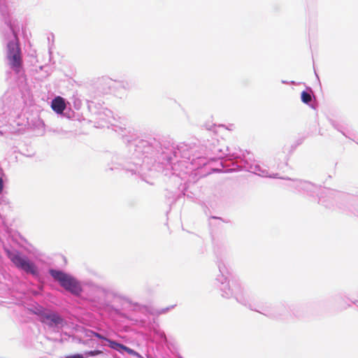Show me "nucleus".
Instances as JSON below:
<instances>
[{
	"label": "nucleus",
	"mask_w": 358,
	"mask_h": 358,
	"mask_svg": "<svg viewBox=\"0 0 358 358\" xmlns=\"http://www.w3.org/2000/svg\"><path fill=\"white\" fill-rule=\"evenodd\" d=\"M49 273L55 280L59 282L62 288L73 296H79L82 294L81 282L73 275L63 271L54 268H50Z\"/></svg>",
	"instance_id": "6e6552de"
},
{
	"label": "nucleus",
	"mask_w": 358,
	"mask_h": 358,
	"mask_svg": "<svg viewBox=\"0 0 358 358\" xmlns=\"http://www.w3.org/2000/svg\"><path fill=\"white\" fill-rule=\"evenodd\" d=\"M160 336H161L162 338H166V336H165V334H164V332H162V333L160 334Z\"/></svg>",
	"instance_id": "393cba45"
},
{
	"label": "nucleus",
	"mask_w": 358,
	"mask_h": 358,
	"mask_svg": "<svg viewBox=\"0 0 358 358\" xmlns=\"http://www.w3.org/2000/svg\"><path fill=\"white\" fill-rule=\"evenodd\" d=\"M107 342L109 343V347L113 350H115L120 352H122V348H123V344L117 343V341H112L108 338Z\"/></svg>",
	"instance_id": "dca6fc26"
},
{
	"label": "nucleus",
	"mask_w": 358,
	"mask_h": 358,
	"mask_svg": "<svg viewBox=\"0 0 358 358\" xmlns=\"http://www.w3.org/2000/svg\"><path fill=\"white\" fill-rule=\"evenodd\" d=\"M212 219H213V220H220V218H217V217H213Z\"/></svg>",
	"instance_id": "cd10ccee"
},
{
	"label": "nucleus",
	"mask_w": 358,
	"mask_h": 358,
	"mask_svg": "<svg viewBox=\"0 0 358 358\" xmlns=\"http://www.w3.org/2000/svg\"><path fill=\"white\" fill-rule=\"evenodd\" d=\"M182 194H183L184 196H185V195H186V194H185V192H182Z\"/></svg>",
	"instance_id": "7c9ffc66"
},
{
	"label": "nucleus",
	"mask_w": 358,
	"mask_h": 358,
	"mask_svg": "<svg viewBox=\"0 0 358 358\" xmlns=\"http://www.w3.org/2000/svg\"><path fill=\"white\" fill-rule=\"evenodd\" d=\"M132 155L141 152L150 154L151 168L158 162L165 166L164 175L171 171V176L184 180L186 175L194 169L206 165L210 161L227 158L228 160L241 158L240 150H234L227 146L224 140L215 138L208 140L201 145L180 143L176 148H162L161 143L155 138L141 140L129 147Z\"/></svg>",
	"instance_id": "f257e3e1"
},
{
	"label": "nucleus",
	"mask_w": 358,
	"mask_h": 358,
	"mask_svg": "<svg viewBox=\"0 0 358 358\" xmlns=\"http://www.w3.org/2000/svg\"><path fill=\"white\" fill-rule=\"evenodd\" d=\"M92 334L96 336V338H99V339H101V340H104V341H106L108 340L107 338H106L105 336H103V335L99 334V333H96V332H94V331H92Z\"/></svg>",
	"instance_id": "412c9836"
},
{
	"label": "nucleus",
	"mask_w": 358,
	"mask_h": 358,
	"mask_svg": "<svg viewBox=\"0 0 358 358\" xmlns=\"http://www.w3.org/2000/svg\"><path fill=\"white\" fill-rule=\"evenodd\" d=\"M175 306H176V305H172V306L164 308L157 309V310H155V314L157 315H160L166 314L169 310H171L173 308H174Z\"/></svg>",
	"instance_id": "f3484780"
},
{
	"label": "nucleus",
	"mask_w": 358,
	"mask_h": 358,
	"mask_svg": "<svg viewBox=\"0 0 358 358\" xmlns=\"http://www.w3.org/2000/svg\"><path fill=\"white\" fill-rule=\"evenodd\" d=\"M6 253L8 258L18 270L27 275H31L35 278L40 277L38 266L27 255L16 250H6Z\"/></svg>",
	"instance_id": "423d86ee"
},
{
	"label": "nucleus",
	"mask_w": 358,
	"mask_h": 358,
	"mask_svg": "<svg viewBox=\"0 0 358 358\" xmlns=\"http://www.w3.org/2000/svg\"><path fill=\"white\" fill-rule=\"evenodd\" d=\"M319 202L322 203H324V201H322V199L321 197H319Z\"/></svg>",
	"instance_id": "a878e982"
},
{
	"label": "nucleus",
	"mask_w": 358,
	"mask_h": 358,
	"mask_svg": "<svg viewBox=\"0 0 358 358\" xmlns=\"http://www.w3.org/2000/svg\"><path fill=\"white\" fill-rule=\"evenodd\" d=\"M89 109L96 115L95 120L98 127H104L109 125L116 133L121 135L128 142L127 147V154L119 156L114 155L111 159V166L110 170L122 169L131 175H138L142 180L146 181L145 176L148 172L151 171V159H148L146 156L150 157V154L141 152L136 156H133L129 151V147L131 144L136 143L141 139L131 141L127 138L129 136H134L133 128L127 125V120L118 115L115 116L113 111L102 108L98 110H92V105H89Z\"/></svg>",
	"instance_id": "f03ea898"
},
{
	"label": "nucleus",
	"mask_w": 358,
	"mask_h": 358,
	"mask_svg": "<svg viewBox=\"0 0 358 358\" xmlns=\"http://www.w3.org/2000/svg\"><path fill=\"white\" fill-rule=\"evenodd\" d=\"M117 86L125 90H130L134 87V83L131 80H120L117 82Z\"/></svg>",
	"instance_id": "ddd939ff"
},
{
	"label": "nucleus",
	"mask_w": 358,
	"mask_h": 358,
	"mask_svg": "<svg viewBox=\"0 0 358 358\" xmlns=\"http://www.w3.org/2000/svg\"><path fill=\"white\" fill-rule=\"evenodd\" d=\"M51 108L57 113H62L66 108V103L64 99L61 96L55 97L52 101Z\"/></svg>",
	"instance_id": "9b49d317"
},
{
	"label": "nucleus",
	"mask_w": 358,
	"mask_h": 358,
	"mask_svg": "<svg viewBox=\"0 0 358 358\" xmlns=\"http://www.w3.org/2000/svg\"><path fill=\"white\" fill-rule=\"evenodd\" d=\"M218 268L220 274L217 276L216 281L220 284L222 296L227 299L233 296L238 303L272 319L285 320L292 316L294 310L292 306L285 303L275 305L259 303L257 297L239 282L232 281L229 283L227 276L228 271L224 263L219 262Z\"/></svg>",
	"instance_id": "7ed1b4c3"
},
{
	"label": "nucleus",
	"mask_w": 358,
	"mask_h": 358,
	"mask_svg": "<svg viewBox=\"0 0 358 358\" xmlns=\"http://www.w3.org/2000/svg\"><path fill=\"white\" fill-rule=\"evenodd\" d=\"M89 301L99 310H106L111 308L113 299L117 297L115 291L110 287L92 286L87 295Z\"/></svg>",
	"instance_id": "39448f33"
},
{
	"label": "nucleus",
	"mask_w": 358,
	"mask_h": 358,
	"mask_svg": "<svg viewBox=\"0 0 358 358\" xmlns=\"http://www.w3.org/2000/svg\"><path fill=\"white\" fill-rule=\"evenodd\" d=\"M8 3H13V0H0V15L6 26V30L2 31V35L6 41L8 66L15 73L20 75L23 71L21 50L17 37L20 25L18 20L12 17L13 10Z\"/></svg>",
	"instance_id": "20e7f679"
},
{
	"label": "nucleus",
	"mask_w": 358,
	"mask_h": 358,
	"mask_svg": "<svg viewBox=\"0 0 358 358\" xmlns=\"http://www.w3.org/2000/svg\"><path fill=\"white\" fill-rule=\"evenodd\" d=\"M330 123H331V126L335 129H336L338 131L341 132L345 137L349 138L348 136L345 134V127L342 124L337 122L336 121L333 120H330Z\"/></svg>",
	"instance_id": "4468645a"
},
{
	"label": "nucleus",
	"mask_w": 358,
	"mask_h": 358,
	"mask_svg": "<svg viewBox=\"0 0 358 358\" xmlns=\"http://www.w3.org/2000/svg\"><path fill=\"white\" fill-rule=\"evenodd\" d=\"M282 83H285H285H286V84H287V83H288L286 80H282Z\"/></svg>",
	"instance_id": "c85d7f7f"
},
{
	"label": "nucleus",
	"mask_w": 358,
	"mask_h": 358,
	"mask_svg": "<svg viewBox=\"0 0 358 358\" xmlns=\"http://www.w3.org/2000/svg\"><path fill=\"white\" fill-rule=\"evenodd\" d=\"M3 189V182L1 178H0V194L2 192Z\"/></svg>",
	"instance_id": "5701e85b"
},
{
	"label": "nucleus",
	"mask_w": 358,
	"mask_h": 358,
	"mask_svg": "<svg viewBox=\"0 0 358 358\" xmlns=\"http://www.w3.org/2000/svg\"><path fill=\"white\" fill-rule=\"evenodd\" d=\"M82 106V102L78 98L73 99V107L76 110H80Z\"/></svg>",
	"instance_id": "6ab92c4d"
},
{
	"label": "nucleus",
	"mask_w": 358,
	"mask_h": 358,
	"mask_svg": "<svg viewBox=\"0 0 358 358\" xmlns=\"http://www.w3.org/2000/svg\"><path fill=\"white\" fill-rule=\"evenodd\" d=\"M247 155L248 156H246L245 153L241 152V157H243V159H241V165H240L241 167L249 172L253 173L262 177H268L273 178H280L278 173H269V169L266 166L261 165L255 161L249 162V160H251L250 152H247Z\"/></svg>",
	"instance_id": "1a4fd4ad"
},
{
	"label": "nucleus",
	"mask_w": 358,
	"mask_h": 358,
	"mask_svg": "<svg viewBox=\"0 0 358 358\" xmlns=\"http://www.w3.org/2000/svg\"><path fill=\"white\" fill-rule=\"evenodd\" d=\"M123 352H127L130 355L140 357L139 354L137 352H136L135 350H134L131 348H128L127 346H126L124 345H123V348H122V352L121 353H122Z\"/></svg>",
	"instance_id": "a211bd4d"
},
{
	"label": "nucleus",
	"mask_w": 358,
	"mask_h": 358,
	"mask_svg": "<svg viewBox=\"0 0 358 358\" xmlns=\"http://www.w3.org/2000/svg\"><path fill=\"white\" fill-rule=\"evenodd\" d=\"M289 182L287 185L292 190L306 194L309 196H314L315 194H318V192L321 190V186H318L307 180H303L299 179H288Z\"/></svg>",
	"instance_id": "9d476101"
},
{
	"label": "nucleus",
	"mask_w": 358,
	"mask_h": 358,
	"mask_svg": "<svg viewBox=\"0 0 358 358\" xmlns=\"http://www.w3.org/2000/svg\"><path fill=\"white\" fill-rule=\"evenodd\" d=\"M126 301H127V302H129V303H131V301H130V300L127 299Z\"/></svg>",
	"instance_id": "c756f323"
},
{
	"label": "nucleus",
	"mask_w": 358,
	"mask_h": 358,
	"mask_svg": "<svg viewBox=\"0 0 358 358\" xmlns=\"http://www.w3.org/2000/svg\"><path fill=\"white\" fill-rule=\"evenodd\" d=\"M66 358H84V357L81 354H75L72 355H69Z\"/></svg>",
	"instance_id": "4be33fe9"
},
{
	"label": "nucleus",
	"mask_w": 358,
	"mask_h": 358,
	"mask_svg": "<svg viewBox=\"0 0 358 358\" xmlns=\"http://www.w3.org/2000/svg\"><path fill=\"white\" fill-rule=\"evenodd\" d=\"M133 305H134V306L138 307V308L140 306V305H139L138 303H134Z\"/></svg>",
	"instance_id": "bb28decb"
},
{
	"label": "nucleus",
	"mask_w": 358,
	"mask_h": 358,
	"mask_svg": "<svg viewBox=\"0 0 358 358\" xmlns=\"http://www.w3.org/2000/svg\"><path fill=\"white\" fill-rule=\"evenodd\" d=\"M301 99L302 102L309 104L312 101L313 94L311 92L303 91L301 94Z\"/></svg>",
	"instance_id": "2eb2a0df"
},
{
	"label": "nucleus",
	"mask_w": 358,
	"mask_h": 358,
	"mask_svg": "<svg viewBox=\"0 0 358 358\" xmlns=\"http://www.w3.org/2000/svg\"><path fill=\"white\" fill-rule=\"evenodd\" d=\"M15 97L10 91L6 92L1 97V101L4 106L10 108L15 105Z\"/></svg>",
	"instance_id": "f8f14e48"
},
{
	"label": "nucleus",
	"mask_w": 358,
	"mask_h": 358,
	"mask_svg": "<svg viewBox=\"0 0 358 358\" xmlns=\"http://www.w3.org/2000/svg\"><path fill=\"white\" fill-rule=\"evenodd\" d=\"M30 312L38 317V320L49 328H58L65 323L64 318L57 312L47 308L38 303L33 305Z\"/></svg>",
	"instance_id": "0eeeda50"
},
{
	"label": "nucleus",
	"mask_w": 358,
	"mask_h": 358,
	"mask_svg": "<svg viewBox=\"0 0 358 358\" xmlns=\"http://www.w3.org/2000/svg\"><path fill=\"white\" fill-rule=\"evenodd\" d=\"M102 353H103V352L101 350H91V351L88 352L87 354L90 356H96V355H101Z\"/></svg>",
	"instance_id": "aec40b11"
},
{
	"label": "nucleus",
	"mask_w": 358,
	"mask_h": 358,
	"mask_svg": "<svg viewBox=\"0 0 358 358\" xmlns=\"http://www.w3.org/2000/svg\"><path fill=\"white\" fill-rule=\"evenodd\" d=\"M324 191H325V192H326V193H327V194H331V195H332V194H334V193H336V192H335V191H334V190H331V189H324Z\"/></svg>",
	"instance_id": "b1692460"
}]
</instances>
